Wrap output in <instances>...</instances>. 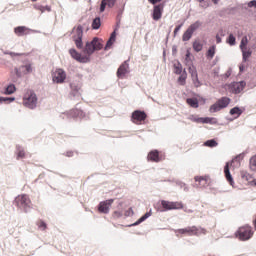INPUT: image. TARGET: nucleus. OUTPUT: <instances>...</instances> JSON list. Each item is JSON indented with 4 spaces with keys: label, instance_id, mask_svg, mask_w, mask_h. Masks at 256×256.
Here are the masks:
<instances>
[{
    "label": "nucleus",
    "instance_id": "cd10ccee",
    "mask_svg": "<svg viewBox=\"0 0 256 256\" xmlns=\"http://www.w3.org/2000/svg\"><path fill=\"white\" fill-rule=\"evenodd\" d=\"M117 209L112 213V218L117 220L123 217V201H119L117 205Z\"/></svg>",
    "mask_w": 256,
    "mask_h": 256
},
{
    "label": "nucleus",
    "instance_id": "20e7f679",
    "mask_svg": "<svg viewBox=\"0 0 256 256\" xmlns=\"http://www.w3.org/2000/svg\"><path fill=\"white\" fill-rule=\"evenodd\" d=\"M245 87H247V82L245 80L233 81L222 85V89L229 91L232 95H239Z\"/></svg>",
    "mask_w": 256,
    "mask_h": 256
},
{
    "label": "nucleus",
    "instance_id": "4d7b16f0",
    "mask_svg": "<svg viewBox=\"0 0 256 256\" xmlns=\"http://www.w3.org/2000/svg\"><path fill=\"white\" fill-rule=\"evenodd\" d=\"M13 75H15V77H19L20 79L23 77V73L21 72V70L18 67L14 68Z\"/></svg>",
    "mask_w": 256,
    "mask_h": 256
},
{
    "label": "nucleus",
    "instance_id": "7ed1b4c3",
    "mask_svg": "<svg viewBox=\"0 0 256 256\" xmlns=\"http://www.w3.org/2000/svg\"><path fill=\"white\" fill-rule=\"evenodd\" d=\"M13 205H15L17 209H20V211H23V213H31V209H33L31 198H29V195L27 194L16 196Z\"/></svg>",
    "mask_w": 256,
    "mask_h": 256
},
{
    "label": "nucleus",
    "instance_id": "e433bc0d",
    "mask_svg": "<svg viewBox=\"0 0 256 256\" xmlns=\"http://www.w3.org/2000/svg\"><path fill=\"white\" fill-rule=\"evenodd\" d=\"M91 28L93 29V31H99V29H101V16H96L92 20Z\"/></svg>",
    "mask_w": 256,
    "mask_h": 256
},
{
    "label": "nucleus",
    "instance_id": "f257e3e1",
    "mask_svg": "<svg viewBox=\"0 0 256 256\" xmlns=\"http://www.w3.org/2000/svg\"><path fill=\"white\" fill-rule=\"evenodd\" d=\"M195 61V56L191 53V47L186 49V54L184 58V65L188 67V72L191 75L192 83L196 89H199L203 85L201 81H199V73L197 72V66L193 63Z\"/></svg>",
    "mask_w": 256,
    "mask_h": 256
},
{
    "label": "nucleus",
    "instance_id": "37998d69",
    "mask_svg": "<svg viewBox=\"0 0 256 256\" xmlns=\"http://www.w3.org/2000/svg\"><path fill=\"white\" fill-rule=\"evenodd\" d=\"M94 49H95V51H102V49H105V46L103 45L102 38H98V40L95 41Z\"/></svg>",
    "mask_w": 256,
    "mask_h": 256
},
{
    "label": "nucleus",
    "instance_id": "58836bf2",
    "mask_svg": "<svg viewBox=\"0 0 256 256\" xmlns=\"http://www.w3.org/2000/svg\"><path fill=\"white\" fill-rule=\"evenodd\" d=\"M204 147H210V149H213L215 147H219V142H217V139L215 138L208 139L204 142Z\"/></svg>",
    "mask_w": 256,
    "mask_h": 256
},
{
    "label": "nucleus",
    "instance_id": "c03bdc74",
    "mask_svg": "<svg viewBox=\"0 0 256 256\" xmlns=\"http://www.w3.org/2000/svg\"><path fill=\"white\" fill-rule=\"evenodd\" d=\"M249 167H250L251 171H256V154L250 158Z\"/></svg>",
    "mask_w": 256,
    "mask_h": 256
},
{
    "label": "nucleus",
    "instance_id": "0e129e2a",
    "mask_svg": "<svg viewBox=\"0 0 256 256\" xmlns=\"http://www.w3.org/2000/svg\"><path fill=\"white\" fill-rule=\"evenodd\" d=\"M151 215H153V210L150 209L149 211H147L146 213H144L142 216L145 217V219H149V217H151Z\"/></svg>",
    "mask_w": 256,
    "mask_h": 256
},
{
    "label": "nucleus",
    "instance_id": "052dcab7",
    "mask_svg": "<svg viewBox=\"0 0 256 256\" xmlns=\"http://www.w3.org/2000/svg\"><path fill=\"white\" fill-rule=\"evenodd\" d=\"M120 28H121V21L120 20H116V24L114 26L113 32L118 33Z\"/></svg>",
    "mask_w": 256,
    "mask_h": 256
},
{
    "label": "nucleus",
    "instance_id": "680f3d73",
    "mask_svg": "<svg viewBox=\"0 0 256 256\" xmlns=\"http://www.w3.org/2000/svg\"><path fill=\"white\" fill-rule=\"evenodd\" d=\"M106 3L109 9H113V7H115V3H117V0H106Z\"/></svg>",
    "mask_w": 256,
    "mask_h": 256
},
{
    "label": "nucleus",
    "instance_id": "49530a36",
    "mask_svg": "<svg viewBox=\"0 0 256 256\" xmlns=\"http://www.w3.org/2000/svg\"><path fill=\"white\" fill-rule=\"evenodd\" d=\"M38 225V229H40V231H45L47 229V222H45L44 220H39L37 222Z\"/></svg>",
    "mask_w": 256,
    "mask_h": 256
},
{
    "label": "nucleus",
    "instance_id": "9d476101",
    "mask_svg": "<svg viewBox=\"0 0 256 256\" xmlns=\"http://www.w3.org/2000/svg\"><path fill=\"white\" fill-rule=\"evenodd\" d=\"M37 101H39V99L33 90H30V93L23 97V105L28 109H37Z\"/></svg>",
    "mask_w": 256,
    "mask_h": 256
},
{
    "label": "nucleus",
    "instance_id": "c85d7f7f",
    "mask_svg": "<svg viewBox=\"0 0 256 256\" xmlns=\"http://www.w3.org/2000/svg\"><path fill=\"white\" fill-rule=\"evenodd\" d=\"M186 103L192 109H199V98L195 95H193V97L186 98Z\"/></svg>",
    "mask_w": 256,
    "mask_h": 256
},
{
    "label": "nucleus",
    "instance_id": "79ce46f5",
    "mask_svg": "<svg viewBox=\"0 0 256 256\" xmlns=\"http://www.w3.org/2000/svg\"><path fill=\"white\" fill-rule=\"evenodd\" d=\"M246 8H243L244 11H249V9H256V0H250L248 2L242 3Z\"/></svg>",
    "mask_w": 256,
    "mask_h": 256
},
{
    "label": "nucleus",
    "instance_id": "69168bd1",
    "mask_svg": "<svg viewBox=\"0 0 256 256\" xmlns=\"http://www.w3.org/2000/svg\"><path fill=\"white\" fill-rule=\"evenodd\" d=\"M24 67L27 73H33V66H31V64H26Z\"/></svg>",
    "mask_w": 256,
    "mask_h": 256
},
{
    "label": "nucleus",
    "instance_id": "f3484780",
    "mask_svg": "<svg viewBox=\"0 0 256 256\" xmlns=\"http://www.w3.org/2000/svg\"><path fill=\"white\" fill-rule=\"evenodd\" d=\"M131 61L130 58L125 60L123 63L120 64V66L117 69L116 75L118 79H125V76L129 75L131 73V70L129 69V62Z\"/></svg>",
    "mask_w": 256,
    "mask_h": 256
},
{
    "label": "nucleus",
    "instance_id": "f704fd0d",
    "mask_svg": "<svg viewBox=\"0 0 256 256\" xmlns=\"http://www.w3.org/2000/svg\"><path fill=\"white\" fill-rule=\"evenodd\" d=\"M34 9H36V11H40L41 13H45V11H47L48 13H51V6L50 5H43L40 3L34 4L33 5Z\"/></svg>",
    "mask_w": 256,
    "mask_h": 256
},
{
    "label": "nucleus",
    "instance_id": "aec40b11",
    "mask_svg": "<svg viewBox=\"0 0 256 256\" xmlns=\"http://www.w3.org/2000/svg\"><path fill=\"white\" fill-rule=\"evenodd\" d=\"M14 33L17 37H25V35H31V33H40L39 30H33L27 26L14 27Z\"/></svg>",
    "mask_w": 256,
    "mask_h": 256
},
{
    "label": "nucleus",
    "instance_id": "13d9d810",
    "mask_svg": "<svg viewBox=\"0 0 256 256\" xmlns=\"http://www.w3.org/2000/svg\"><path fill=\"white\" fill-rule=\"evenodd\" d=\"M235 161L241 162L245 159V152H242L234 157Z\"/></svg>",
    "mask_w": 256,
    "mask_h": 256
},
{
    "label": "nucleus",
    "instance_id": "774afa93",
    "mask_svg": "<svg viewBox=\"0 0 256 256\" xmlns=\"http://www.w3.org/2000/svg\"><path fill=\"white\" fill-rule=\"evenodd\" d=\"M219 71H220L219 67L213 69L214 77H219Z\"/></svg>",
    "mask_w": 256,
    "mask_h": 256
},
{
    "label": "nucleus",
    "instance_id": "a18cd8bd",
    "mask_svg": "<svg viewBox=\"0 0 256 256\" xmlns=\"http://www.w3.org/2000/svg\"><path fill=\"white\" fill-rule=\"evenodd\" d=\"M247 69H249V63L243 62L242 60V62L239 64V73H245Z\"/></svg>",
    "mask_w": 256,
    "mask_h": 256
},
{
    "label": "nucleus",
    "instance_id": "de8ad7c7",
    "mask_svg": "<svg viewBox=\"0 0 256 256\" xmlns=\"http://www.w3.org/2000/svg\"><path fill=\"white\" fill-rule=\"evenodd\" d=\"M113 45H115V42L113 40L108 39L104 46V51H109V49H113Z\"/></svg>",
    "mask_w": 256,
    "mask_h": 256
},
{
    "label": "nucleus",
    "instance_id": "a878e982",
    "mask_svg": "<svg viewBox=\"0 0 256 256\" xmlns=\"http://www.w3.org/2000/svg\"><path fill=\"white\" fill-rule=\"evenodd\" d=\"M68 115H69V117H72L73 119H77V117H79L80 119H84L86 113H85V111H83L81 109L74 108L68 112Z\"/></svg>",
    "mask_w": 256,
    "mask_h": 256
},
{
    "label": "nucleus",
    "instance_id": "72a5a7b5",
    "mask_svg": "<svg viewBox=\"0 0 256 256\" xmlns=\"http://www.w3.org/2000/svg\"><path fill=\"white\" fill-rule=\"evenodd\" d=\"M16 159L17 161H21V159H25V149L23 146L17 144L16 145Z\"/></svg>",
    "mask_w": 256,
    "mask_h": 256
},
{
    "label": "nucleus",
    "instance_id": "9b49d317",
    "mask_svg": "<svg viewBox=\"0 0 256 256\" xmlns=\"http://www.w3.org/2000/svg\"><path fill=\"white\" fill-rule=\"evenodd\" d=\"M176 233H179L180 235H205L207 230L201 227L197 228V226H188L186 228H180L176 230Z\"/></svg>",
    "mask_w": 256,
    "mask_h": 256
},
{
    "label": "nucleus",
    "instance_id": "ea45409f",
    "mask_svg": "<svg viewBox=\"0 0 256 256\" xmlns=\"http://www.w3.org/2000/svg\"><path fill=\"white\" fill-rule=\"evenodd\" d=\"M226 43L230 45V47H235L237 45V38L233 33L229 34L228 37L226 38Z\"/></svg>",
    "mask_w": 256,
    "mask_h": 256
},
{
    "label": "nucleus",
    "instance_id": "7c9ffc66",
    "mask_svg": "<svg viewBox=\"0 0 256 256\" xmlns=\"http://www.w3.org/2000/svg\"><path fill=\"white\" fill-rule=\"evenodd\" d=\"M215 53H217V45L213 44L206 51V59H208V61H211V59L215 57Z\"/></svg>",
    "mask_w": 256,
    "mask_h": 256
},
{
    "label": "nucleus",
    "instance_id": "09e8293b",
    "mask_svg": "<svg viewBox=\"0 0 256 256\" xmlns=\"http://www.w3.org/2000/svg\"><path fill=\"white\" fill-rule=\"evenodd\" d=\"M107 7V0H102L99 7V13H105V9H107Z\"/></svg>",
    "mask_w": 256,
    "mask_h": 256
},
{
    "label": "nucleus",
    "instance_id": "4c0bfd02",
    "mask_svg": "<svg viewBox=\"0 0 256 256\" xmlns=\"http://www.w3.org/2000/svg\"><path fill=\"white\" fill-rule=\"evenodd\" d=\"M194 181L196 183H199V184H196V187H199V185H201L202 183H205L207 184L209 182V175H205V176H195L194 177Z\"/></svg>",
    "mask_w": 256,
    "mask_h": 256
},
{
    "label": "nucleus",
    "instance_id": "dca6fc26",
    "mask_svg": "<svg viewBox=\"0 0 256 256\" xmlns=\"http://www.w3.org/2000/svg\"><path fill=\"white\" fill-rule=\"evenodd\" d=\"M243 9H246L245 5L242 3H237L235 6H228L225 8H222L220 10L221 15H237L239 11H244Z\"/></svg>",
    "mask_w": 256,
    "mask_h": 256
},
{
    "label": "nucleus",
    "instance_id": "bf43d9fd",
    "mask_svg": "<svg viewBox=\"0 0 256 256\" xmlns=\"http://www.w3.org/2000/svg\"><path fill=\"white\" fill-rule=\"evenodd\" d=\"M241 178L245 179L246 181H249V179H253V176L247 172L245 173L241 172Z\"/></svg>",
    "mask_w": 256,
    "mask_h": 256
},
{
    "label": "nucleus",
    "instance_id": "0eeeda50",
    "mask_svg": "<svg viewBox=\"0 0 256 256\" xmlns=\"http://www.w3.org/2000/svg\"><path fill=\"white\" fill-rule=\"evenodd\" d=\"M231 104V98L222 96L209 107V113H219L222 109H227Z\"/></svg>",
    "mask_w": 256,
    "mask_h": 256
},
{
    "label": "nucleus",
    "instance_id": "c9c22d12",
    "mask_svg": "<svg viewBox=\"0 0 256 256\" xmlns=\"http://www.w3.org/2000/svg\"><path fill=\"white\" fill-rule=\"evenodd\" d=\"M203 43H201V40L196 39L195 41L192 42V49L195 51V53H201L203 51Z\"/></svg>",
    "mask_w": 256,
    "mask_h": 256
},
{
    "label": "nucleus",
    "instance_id": "412c9836",
    "mask_svg": "<svg viewBox=\"0 0 256 256\" xmlns=\"http://www.w3.org/2000/svg\"><path fill=\"white\" fill-rule=\"evenodd\" d=\"M165 157H163V154L157 149L151 150L147 155V161L149 163H161Z\"/></svg>",
    "mask_w": 256,
    "mask_h": 256
},
{
    "label": "nucleus",
    "instance_id": "8fccbe9b",
    "mask_svg": "<svg viewBox=\"0 0 256 256\" xmlns=\"http://www.w3.org/2000/svg\"><path fill=\"white\" fill-rule=\"evenodd\" d=\"M125 11V3L123 4L122 8H120L117 12L116 21H121V18L123 17V13Z\"/></svg>",
    "mask_w": 256,
    "mask_h": 256
},
{
    "label": "nucleus",
    "instance_id": "a211bd4d",
    "mask_svg": "<svg viewBox=\"0 0 256 256\" xmlns=\"http://www.w3.org/2000/svg\"><path fill=\"white\" fill-rule=\"evenodd\" d=\"M145 119H147V112L144 110H135L131 114V121L135 125H141Z\"/></svg>",
    "mask_w": 256,
    "mask_h": 256
},
{
    "label": "nucleus",
    "instance_id": "473e14b6",
    "mask_svg": "<svg viewBox=\"0 0 256 256\" xmlns=\"http://www.w3.org/2000/svg\"><path fill=\"white\" fill-rule=\"evenodd\" d=\"M17 91V86L13 83H9L4 87V95H13Z\"/></svg>",
    "mask_w": 256,
    "mask_h": 256
},
{
    "label": "nucleus",
    "instance_id": "5701e85b",
    "mask_svg": "<svg viewBox=\"0 0 256 256\" xmlns=\"http://www.w3.org/2000/svg\"><path fill=\"white\" fill-rule=\"evenodd\" d=\"M71 97L79 99L81 97V83L78 81H73L69 83Z\"/></svg>",
    "mask_w": 256,
    "mask_h": 256
},
{
    "label": "nucleus",
    "instance_id": "864d4df0",
    "mask_svg": "<svg viewBox=\"0 0 256 256\" xmlns=\"http://www.w3.org/2000/svg\"><path fill=\"white\" fill-rule=\"evenodd\" d=\"M10 57L15 59V57H27V53H19V52H10Z\"/></svg>",
    "mask_w": 256,
    "mask_h": 256
},
{
    "label": "nucleus",
    "instance_id": "a19ab883",
    "mask_svg": "<svg viewBox=\"0 0 256 256\" xmlns=\"http://www.w3.org/2000/svg\"><path fill=\"white\" fill-rule=\"evenodd\" d=\"M172 183H175L177 187H180V189H184V191H189V187H187V184L181 180L173 179Z\"/></svg>",
    "mask_w": 256,
    "mask_h": 256
},
{
    "label": "nucleus",
    "instance_id": "bb28decb",
    "mask_svg": "<svg viewBox=\"0 0 256 256\" xmlns=\"http://www.w3.org/2000/svg\"><path fill=\"white\" fill-rule=\"evenodd\" d=\"M175 63L173 64V73L174 75H181L185 71V68H183V64H181V61L179 59L174 60Z\"/></svg>",
    "mask_w": 256,
    "mask_h": 256
},
{
    "label": "nucleus",
    "instance_id": "423d86ee",
    "mask_svg": "<svg viewBox=\"0 0 256 256\" xmlns=\"http://www.w3.org/2000/svg\"><path fill=\"white\" fill-rule=\"evenodd\" d=\"M253 235H255V231H253V227L249 224L239 227L235 232V237L239 239V241H249Z\"/></svg>",
    "mask_w": 256,
    "mask_h": 256
},
{
    "label": "nucleus",
    "instance_id": "ddd939ff",
    "mask_svg": "<svg viewBox=\"0 0 256 256\" xmlns=\"http://www.w3.org/2000/svg\"><path fill=\"white\" fill-rule=\"evenodd\" d=\"M165 5H167L166 1L153 6V9L151 11V17L153 21H161L163 17V12L165 11Z\"/></svg>",
    "mask_w": 256,
    "mask_h": 256
},
{
    "label": "nucleus",
    "instance_id": "6ab92c4d",
    "mask_svg": "<svg viewBox=\"0 0 256 256\" xmlns=\"http://www.w3.org/2000/svg\"><path fill=\"white\" fill-rule=\"evenodd\" d=\"M65 79H67V72H65L63 68H58L52 73L53 83L62 84L65 83Z\"/></svg>",
    "mask_w": 256,
    "mask_h": 256
},
{
    "label": "nucleus",
    "instance_id": "393cba45",
    "mask_svg": "<svg viewBox=\"0 0 256 256\" xmlns=\"http://www.w3.org/2000/svg\"><path fill=\"white\" fill-rule=\"evenodd\" d=\"M243 113H245V107H241V106H234L229 111V115L234 116V119H239V117H241Z\"/></svg>",
    "mask_w": 256,
    "mask_h": 256
},
{
    "label": "nucleus",
    "instance_id": "4468645a",
    "mask_svg": "<svg viewBox=\"0 0 256 256\" xmlns=\"http://www.w3.org/2000/svg\"><path fill=\"white\" fill-rule=\"evenodd\" d=\"M233 163H235V160H229L225 163L224 165V176L225 179L227 181V183H229V185H231V187H233V189L236 188L235 186V179L233 178V175L231 174V166H233Z\"/></svg>",
    "mask_w": 256,
    "mask_h": 256
},
{
    "label": "nucleus",
    "instance_id": "338daca9",
    "mask_svg": "<svg viewBox=\"0 0 256 256\" xmlns=\"http://www.w3.org/2000/svg\"><path fill=\"white\" fill-rule=\"evenodd\" d=\"M172 57H177V45L172 46Z\"/></svg>",
    "mask_w": 256,
    "mask_h": 256
},
{
    "label": "nucleus",
    "instance_id": "c756f323",
    "mask_svg": "<svg viewBox=\"0 0 256 256\" xmlns=\"http://www.w3.org/2000/svg\"><path fill=\"white\" fill-rule=\"evenodd\" d=\"M178 75H179V77L177 78L178 85H180L181 87H185V85H187V69L184 68L183 73Z\"/></svg>",
    "mask_w": 256,
    "mask_h": 256
},
{
    "label": "nucleus",
    "instance_id": "f8f14e48",
    "mask_svg": "<svg viewBox=\"0 0 256 256\" xmlns=\"http://www.w3.org/2000/svg\"><path fill=\"white\" fill-rule=\"evenodd\" d=\"M115 202L114 198H109L103 201H100L98 205L96 206V210L101 215H109V212L111 211V206Z\"/></svg>",
    "mask_w": 256,
    "mask_h": 256
},
{
    "label": "nucleus",
    "instance_id": "39448f33",
    "mask_svg": "<svg viewBox=\"0 0 256 256\" xmlns=\"http://www.w3.org/2000/svg\"><path fill=\"white\" fill-rule=\"evenodd\" d=\"M249 45V38L247 35H244L240 41L239 49L242 53V61L243 63H249V59H251V56L253 55V50L251 47H248Z\"/></svg>",
    "mask_w": 256,
    "mask_h": 256
},
{
    "label": "nucleus",
    "instance_id": "1a4fd4ad",
    "mask_svg": "<svg viewBox=\"0 0 256 256\" xmlns=\"http://www.w3.org/2000/svg\"><path fill=\"white\" fill-rule=\"evenodd\" d=\"M202 26H203V22H201L200 20H197L192 24H190L182 35V41L184 43H187V41H191L193 37V33H195V31H197Z\"/></svg>",
    "mask_w": 256,
    "mask_h": 256
},
{
    "label": "nucleus",
    "instance_id": "603ef678",
    "mask_svg": "<svg viewBox=\"0 0 256 256\" xmlns=\"http://www.w3.org/2000/svg\"><path fill=\"white\" fill-rule=\"evenodd\" d=\"M192 95H195L196 97H198V101L200 105H205V103H207V99L203 96H200L199 94L192 92Z\"/></svg>",
    "mask_w": 256,
    "mask_h": 256
},
{
    "label": "nucleus",
    "instance_id": "e2e57ef3",
    "mask_svg": "<svg viewBox=\"0 0 256 256\" xmlns=\"http://www.w3.org/2000/svg\"><path fill=\"white\" fill-rule=\"evenodd\" d=\"M117 35H119V32H112L109 39L110 41H114V43L117 41Z\"/></svg>",
    "mask_w": 256,
    "mask_h": 256
},
{
    "label": "nucleus",
    "instance_id": "3c124183",
    "mask_svg": "<svg viewBox=\"0 0 256 256\" xmlns=\"http://www.w3.org/2000/svg\"><path fill=\"white\" fill-rule=\"evenodd\" d=\"M185 25V21L181 22L180 24L176 25L173 35L174 37H177V33H179L181 31V29L183 28V26Z\"/></svg>",
    "mask_w": 256,
    "mask_h": 256
},
{
    "label": "nucleus",
    "instance_id": "6e6552de",
    "mask_svg": "<svg viewBox=\"0 0 256 256\" xmlns=\"http://www.w3.org/2000/svg\"><path fill=\"white\" fill-rule=\"evenodd\" d=\"M189 121H192V123H201L202 125H218L219 120L216 117H201L197 114H192L188 117Z\"/></svg>",
    "mask_w": 256,
    "mask_h": 256
},
{
    "label": "nucleus",
    "instance_id": "6e6d98bb",
    "mask_svg": "<svg viewBox=\"0 0 256 256\" xmlns=\"http://www.w3.org/2000/svg\"><path fill=\"white\" fill-rule=\"evenodd\" d=\"M125 217H133L135 215V211H133V207H130L128 210L124 212Z\"/></svg>",
    "mask_w": 256,
    "mask_h": 256
},
{
    "label": "nucleus",
    "instance_id": "4be33fe9",
    "mask_svg": "<svg viewBox=\"0 0 256 256\" xmlns=\"http://www.w3.org/2000/svg\"><path fill=\"white\" fill-rule=\"evenodd\" d=\"M73 41L77 49H83V26L79 24L76 29V35L73 36Z\"/></svg>",
    "mask_w": 256,
    "mask_h": 256
},
{
    "label": "nucleus",
    "instance_id": "f03ea898",
    "mask_svg": "<svg viewBox=\"0 0 256 256\" xmlns=\"http://www.w3.org/2000/svg\"><path fill=\"white\" fill-rule=\"evenodd\" d=\"M155 209L159 213H165L167 211H179L181 209H184V205H183V202L160 200L155 205Z\"/></svg>",
    "mask_w": 256,
    "mask_h": 256
},
{
    "label": "nucleus",
    "instance_id": "2eb2a0df",
    "mask_svg": "<svg viewBox=\"0 0 256 256\" xmlns=\"http://www.w3.org/2000/svg\"><path fill=\"white\" fill-rule=\"evenodd\" d=\"M69 55L78 63H91V57L82 55L81 52L77 51L75 48L69 49Z\"/></svg>",
    "mask_w": 256,
    "mask_h": 256
},
{
    "label": "nucleus",
    "instance_id": "5fc2aeb1",
    "mask_svg": "<svg viewBox=\"0 0 256 256\" xmlns=\"http://www.w3.org/2000/svg\"><path fill=\"white\" fill-rule=\"evenodd\" d=\"M232 73H233V68L230 67L227 69V71L224 74H222V77L224 79H229Z\"/></svg>",
    "mask_w": 256,
    "mask_h": 256
},
{
    "label": "nucleus",
    "instance_id": "2f4dec72",
    "mask_svg": "<svg viewBox=\"0 0 256 256\" xmlns=\"http://www.w3.org/2000/svg\"><path fill=\"white\" fill-rule=\"evenodd\" d=\"M16 99L15 96H0V105H11Z\"/></svg>",
    "mask_w": 256,
    "mask_h": 256
},
{
    "label": "nucleus",
    "instance_id": "b1692460",
    "mask_svg": "<svg viewBox=\"0 0 256 256\" xmlns=\"http://www.w3.org/2000/svg\"><path fill=\"white\" fill-rule=\"evenodd\" d=\"M95 41H99V37H94L91 41H86L84 52L87 57H91L95 53Z\"/></svg>",
    "mask_w": 256,
    "mask_h": 256
}]
</instances>
